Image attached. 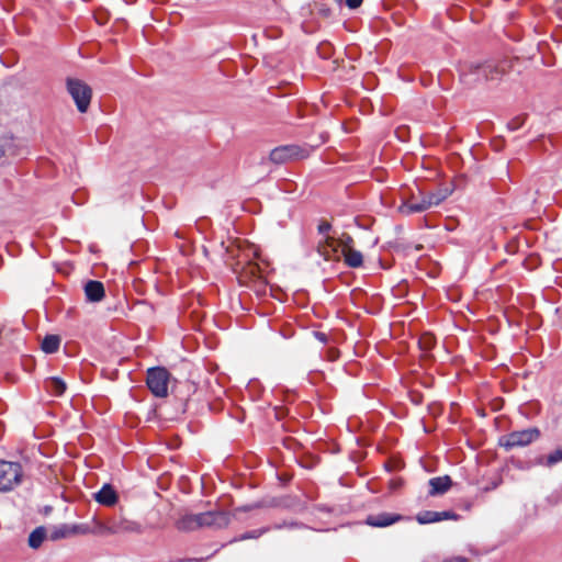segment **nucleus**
Listing matches in <instances>:
<instances>
[{
  "instance_id": "nucleus-1",
  "label": "nucleus",
  "mask_w": 562,
  "mask_h": 562,
  "mask_svg": "<svg viewBox=\"0 0 562 562\" xmlns=\"http://www.w3.org/2000/svg\"><path fill=\"white\" fill-rule=\"evenodd\" d=\"M506 71L505 64L494 61H465L461 65L460 76L464 83L474 85L486 80H495Z\"/></svg>"
},
{
  "instance_id": "nucleus-2",
  "label": "nucleus",
  "mask_w": 562,
  "mask_h": 562,
  "mask_svg": "<svg viewBox=\"0 0 562 562\" xmlns=\"http://www.w3.org/2000/svg\"><path fill=\"white\" fill-rule=\"evenodd\" d=\"M23 470L20 463L0 460V492H9L21 484Z\"/></svg>"
},
{
  "instance_id": "nucleus-3",
  "label": "nucleus",
  "mask_w": 562,
  "mask_h": 562,
  "mask_svg": "<svg viewBox=\"0 0 562 562\" xmlns=\"http://www.w3.org/2000/svg\"><path fill=\"white\" fill-rule=\"evenodd\" d=\"M171 375L167 369L161 367L150 368L147 371V385L150 392L157 397L168 395V386Z\"/></svg>"
},
{
  "instance_id": "nucleus-4",
  "label": "nucleus",
  "mask_w": 562,
  "mask_h": 562,
  "mask_svg": "<svg viewBox=\"0 0 562 562\" xmlns=\"http://www.w3.org/2000/svg\"><path fill=\"white\" fill-rule=\"evenodd\" d=\"M67 90L74 99L79 112H87L92 97L91 88L79 79L69 78L67 80Z\"/></svg>"
},
{
  "instance_id": "nucleus-5",
  "label": "nucleus",
  "mask_w": 562,
  "mask_h": 562,
  "mask_svg": "<svg viewBox=\"0 0 562 562\" xmlns=\"http://www.w3.org/2000/svg\"><path fill=\"white\" fill-rule=\"evenodd\" d=\"M540 436V431L537 428H528L519 431H513L509 435L503 437L501 439L502 445L507 448L515 447H524L527 446L535 440H537Z\"/></svg>"
},
{
  "instance_id": "nucleus-6",
  "label": "nucleus",
  "mask_w": 562,
  "mask_h": 562,
  "mask_svg": "<svg viewBox=\"0 0 562 562\" xmlns=\"http://www.w3.org/2000/svg\"><path fill=\"white\" fill-rule=\"evenodd\" d=\"M200 525L202 527H226L229 521V515L225 512H206L199 514Z\"/></svg>"
},
{
  "instance_id": "nucleus-7",
  "label": "nucleus",
  "mask_w": 562,
  "mask_h": 562,
  "mask_svg": "<svg viewBox=\"0 0 562 562\" xmlns=\"http://www.w3.org/2000/svg\"><path fill=\"white\" fill-rule=\"evenodd\" d=\"M302 150L295 145L280 146L271 150L270 160L274 164H284L291 159L301 157Z\"/></svg>"
},
{
  "instance_id": "nucleus-8",
  "label": "nucleus",
  "mask_w": 562,
  "mask_h": 562,
  "mask_svg": "<svg viewBox=\"0 0 562 562\" xmlns=\"http://www.w3.org/2000/svg\"><path fill=\"white\" fill-rule=\"evenodd\" d=\"M317 251L326 260L338 259L341 255L337 239L330 236H325V239L318 243Z\"/></svg>"
},
{
  "instance_id": "nucleus-9",
  "label": "nucleus",
  "mask_w": 562,
  "mask_h": 562,
  "mask_svg": "<svg viewBox=\"0 0 562 562\" xmlns=\"http://www.w3.org/2000/svg\"><path fill=\"white\" fill-rule=\"evenodd\" d=\"M458 515L450 510L445 512H435V510H424L417 514L416 520L422 524H432L438 522L446 519H457Z\"/></svg>"
},
{
  "instance_id": "nucleus-10",
  "label": "nucleus",
  "mask_w": 562,
  "mask_h": 562,
  "mask_svg": "<svg viewBox=\"0 0 562 562\" xmlns=\"http://www.w3.org/2000/svg\"><path fill=\"white\" fill-rule=\"evenodd\" d=\"M429 209V203L426 202L424 196L419 201H415L414 196L412 199L403 202L398 207V211L405 215H411L413 213H420Z\"/></svg>"
},
{
  "instance_id": "nucleus-11",
  "label": "nucleus",
  "mask_w": 562,
  "mask_h": 562,
  "mask_svg": "<svg viewBox=\"0 0 562 562\" xmlns=\"http://www.w3.org/2000/svg\"><path fill=\"white\" fill-rule=\"evenodd\" d=\"M94 499L104 506H113L117 502V494L110 484H104L102 488L94 494Z\"/></svg>"
},
{
  "instance_id": "nucleus-12",
  "label": "nucleus",
  "mask_w": 562,
  "mask_h": 562,
  "mask_svg": "<svg viewBox=\"0 0 562 562\" xmlns=\"http://www.w3.org/2000/svg\"><path fill=\"white\" fill-rule=\"evenodd\" d=\"M111 528H112V535L131 533V532L138 533L142 530L139 524L128 520V519L114 520L111 522Z\"/></svg>"
},
{
  "instance_id": "nucleus-13",
  "label": "nucleus",
  "mask_w": 562,
  "mask_h": 562,
  "mask_svg": "<svg viewBox=\"0 0 562 562\" xmlns=\"http://www.w3.org/2000/svg\"><path fill=\"white\" fill-rule=\"evenodd\" d=\"M402 517L400 515L381 513L378 515H372L367 518V524L373 527H387L398 520Z\"/></svg>"
},
{
  "instance_id": "nucleus-14",
  "label": "nucleus",
  "mask_w": 562,
  "mask_h": 562,
  "mask_svg": "<svg viewBox=\"0 0 562 562\" xmlns=\"http://www.w3.org/2000/svg\"><path fill=\"white\" fill-rule=\"evenodd\" d=\"M452 484L450 476H437L429 480V495H440L446 493Z\"/></svg>"
},
{
  "instance_id": "nucleus-15",
  "label": "nucleus",
  "mask_w": 562,
  "mask_h": 562,
  "mask_svg": "<svg viewBox=\"0 0 562 562\" xmlns=\"http://www.w3.org/2000/svg\"><path fill=\"white\" fill-rule=\"evenodd\" d=\"M87 300L90 302H99L104 296V286L100 281H89L85 285Z\"/></svg>"
},
{
  "instance_id": "nucleus-16",
  "label": "nucleus",
  "mask_w": 562,
  "mask_h": 562,
  "mask_svg": "<svg viewBox=\"0 0 562 562\" xmlns=\"http://www.w3.org/2000/svg\"><path fill=\"white\" fill-rule=\"evenodd\" d=\"M177 528L181 531H192L201 528L199 514H187L177 521Z\"/></svg>"
},
{
  "instance_id": "nucleus-17",
  "label": "nucleus",
  "mask_w": 562,
  "mask_h": 562,
  "mask_svg": "<svg viewBox=\"0 0 562 562\" xmlns=\"http://www.w3.org/2000/svg\"><path fill=\"white\" fill-rule=\"evenodd\" d=\"M346 263L351 268H358L362 266L363 257L362 254L353 248H347L346 251L341 252Z\"/></svg>"
},
{
  "instance_id": "nucleus-18",
  "label": "nucleus",
  "mask_w": 562,
  "mask_h": 562,
  "mask_svg": "<svg viewBox=\"0 0 562 562\" xmlns=\"http://www.w3.org/2000/svg\"><path fill=\"white\" fill-rule=\"evenodd\" d=\"M46 538V530L44 527H37L29 536V546L32 549H38Z\"/></svg>"
},
{
  "instance_id": "nucleus-19",
  "label": "nucleus",
  "mask_w": 562,
  "mask_h": 562,
  "mask_svg": "<svg viewBox=\"0 0 562 562\" xmlns=\"http://www.w3.org/2000/svg\"><path fill=\"white\" fill-rule=\"evenodd\" d=\"M45 386L53 395L56 396H60L61 394H64L66 390L65 382L61 381L59 378H49L45 382Z\"/></svg>"
},
{
  "instance_id": "nucleus-20",
  "label": "nucleus",
  "mask_w": 562,
  "mask_h": 562,
  "mask_svg": "<svg viewBox=\"0 0 562 562\" xmlns=\"http://www.w3.org/2000/svg\"><path fill=\"white\" fill-rule=\"evenodd\" d=\"M60 339L58 336L48 335L42 341V349L46 353L56 352L59 348Z\"/></svg>"
},
{
  "instance_id": "nucleus-21",
  "label": "nucleus",
  "mask_w": 562,
  "mask_h": 562,
  "mask_svg": "<svg viewBox=\"0 0 562 562\" xmlns=\"http://www.w3.org/2000/svg\"><path fill=\"white\" fill-rule=\"evenodd\" d=\"M427 203H429V209L436 205H439L447 196L448 192H438V193H428L423 195Z\"/></svg>"
},
{
  "instance_id": "nucleus-22",
  "label": "nucleus",
  "mask_w": 562,
  "mask_h": 562,
  "mask_svg": "<svg viewBox=\"0 0 562 562\" xmlns=\"http://www.w3.org/2000/svg\"><path fill=\"white\" fill-rule=\"evenodd\" d=\"M91 528L94 530L91 531L92 535H112L111 524L105 525L103 522L93 520V526H91Z\"/></svg>"
},
{
  "instance_id": "nucleus-23",
  "label": "nucleus",
  "mask_w": 562,
  "mask_h": 562,
  "mask_svg": "<svg viewBox=\"0 0 562 562\" xmlns=\"http://www.w3.org/2000/svg\"><path fill=\"white\" fill-rule=\"evenodd\" d=\"M70 536L72 535H89L94 531L89 524H79L69 526Z\"/></svg>"
},
{
  "instance_id": "nucleus-24",
  "label": "nucleus",
  "mask_w": 562,
  "mask_h": 562,
  "mask_svg": "<svg viewBox=\"0 0 562 562\" xmlns=\"http://www.w3.org/2000/svg\"><path fill=\"white\" fill-rule=\"evenodd\" d=\"M561 461H562V448H559V449L554 450L553 452H551L550 454H548L543 464L546 467H552Z\"/></svg>"
},
{
  "instance_id": "nucleus-25",
  "label": "nucleus",
  "mask_w": 562,
  "mask_h": 562,
  "mask_svg": "<svg viewBox=\"0 0 562 562\" xmlns=\"http://www.w3.org/2000/svg\"><path fill=\"white\" fill-rule=\"evenodd\" d=\"M341 252L346 251L347 248H353V239L350 235L344 233L339 238H336Z\"/></svg>"
},
{
  "instance_id": "nucleus-26",
  "label": "nucleus",
  "mask_w": 562,
  "mask_h": 562,
  "mask_svg": "<svg viewBox=\"0 0 562 562\" xmlns=\"http://www.w3.org/2000/svg\"><path fill=\"white\" fill-rule=\"evenodd\" d=\"M524 123H525L524 116H516L508 122L507 126L510 131H516V130L520 128L524 125Z\"/></svg>"
},
{
  "instance_id": "nucleus-27",
  "label": "nucleus",
  "mask_w": 562,
  "mask_h": 562,
  "mask_svg": "<svg viewBox=\"0 0 562 562\" xmlns=\"http://www.w3.org/2000/svg\"><path fill=\"white\" fill-rule=\"evenodd\" d=\"M70 536V529L69 526H63L59 529H57L54 535L52 536L53 539H59V538H66Z\"/></svg>"
},
{
  "instance_id": "nucleus-28",
  "label": "nucleus",
  "mask_w": 562,
  "mask_h": 562,
  "mask_svg": "<svg viewBox=\"0 0 562 562\" xmlns=\"http://www.w3.org/2000/svg\"><path fill=\"white\" fill-rule=\"evenodd\" d=\"M330 224L328 222H322L319 225H318V232L323 235H326L329 229H330Z\"/></svg>"
},
{
  "instance_id": "nucleus-29",
  "label": "nucleus",
  "mask_w": 562,
  "mask_h": 562,
  "mask_svg": "<svg viewBox=\"0 0 562 562\" xmlns=\"http://www.w3.org/2000/svg\"><path fill=\"white\" fill-rule=\"evenodd\" d=\"M363 0H345V3L350 9H356L361 5Z\"/></svg>"
},
{
  "instance_id": "nucleus-30",
  "label": "nucleus",
  "mask_w": 562,
  "mask_h": 562,
  "mask_svg": "<svg viewBox=\"0 0 562 562\" xmlns=\"http://www.w3.org/2000/svg\"><path fill=\"white\" fill-rule=\"evenodd\" d=\"M443 562H469V560L463 557H453V558L445 560Z\"/></svg>"
},
{
  "instance_id": "nucleus-31",
  "label": "nucleus",
  "mask_w": 562,
  "mask_h": 562,
  "mask_svg": "<svg viewBox=\"0 0 562 562\" xmlns=\"http://www.w3.org/2000/svg\"><path fill=\"white\" fill-rule=\"evenodd\" d=\"M425 339H426V344H427L428 346H430L431 336H427Z\"/></svg>"
}]
</instances>
